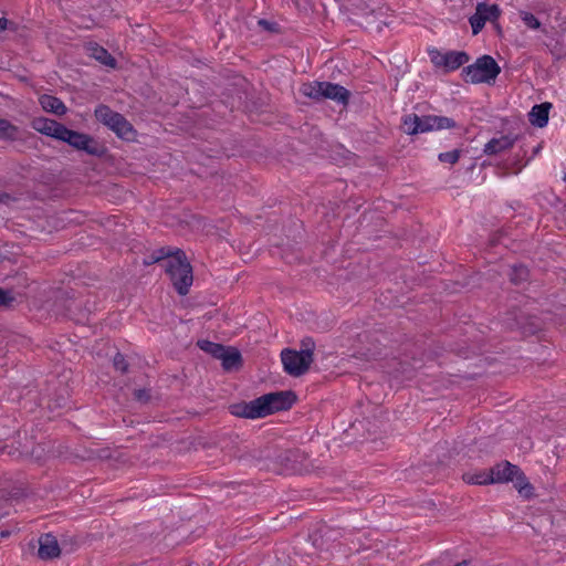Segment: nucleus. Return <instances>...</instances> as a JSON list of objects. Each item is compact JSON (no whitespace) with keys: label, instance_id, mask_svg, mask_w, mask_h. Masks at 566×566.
I'll use <instances>...</instances> for the list:
<instances>
[{"label":"nucleus","instance_id":"obj_1","mask_svg":"<svg viewBox=\"0 0 566 566\" xmlns=\"http://www.w3.org/2000/svg\"><path fill=\"white\" fill-rule=\"evenodd\" d=\"M253 459L260 469L277 474H302L307 471L306 458L300 450H277L266 447L255 451Z\"/></svg>","mask_w":566,"mask_h":566},{"label":"nucleus","instance_id":"obj_2","mask_svg":"<svg viewBox=\"0 0 566 566\" xmlns=\"http://www.w3.org/2000/svg\"><path fill=\"white\" fill-rule=\"evenodd\" d=\"M353 14L366 30L381 31L386 25L388 7L384 0H349Z\"/></svg>","mask_w":566,"mask_h":566},{"label":"nucleus","instance_id":"obj_3","mask_svg":"<svg viewBox=\"0 0 566 566\" xmlns=\"http://www.w3.org/2000/svg\"><path fill=\"white\" fill-rule=\"evenodd\" d=\"M163 266L168 274L175 290L181 296L189 293L193 282L192 266L187 260L186 253L176 249L174 256L167 260Z\"/></svg>","mask_w":566,"mask_h":566},{"label":"nucleus","instance_id":"obj_4","mask_svg":"<svg viewBox=\"0 0 566 566\" xmlns=\"http://www.w3.org/2000/svg\"><path fill=\"white\" fill-rule=\"evenodd\" d=\"M401 123L403 133L407 135H418L457 127V123L450 117L438 115L419 116L413 113L405 115Z\"/></svg>","mask_w":566,"mask_h":566},{"label":"nucleus","instance_id":"obj_5","mask_svg":"<svg viewBox=\"0 0 566 566\" xmlns=\"http://www.w3.org/2000/svg\"><path fill=\"white\" fill-rule=\"evenodd\" d=\"M300 92L312 99H332L337 104L346 106L349 103L350 92L344 86L332 82L313 81L304 83Z\"/></svg>","mask_w":566,"mask_h":566},{"label":"nucleus","instance_id":"obj_6","mask_svg":"<svg viewBox=\"0 0 566 566\" xmlns=\"http://www.w3.org/2000/svg\"><path fill=\"white\" fill-rule=\"evenodd\" d=\"M501 73V67L491 55H482L473 64L464 66L461 75L465 83L492 84Z\"/></svg>","mask_w":566,"mask_h":566},{"label":"nucleus","instance_id":"obj_7","mask_svg":"<svg viewBox=\"0 0 566 566\" xmlns=\"http://www.w3.org/2000/svg\"><path fill=\"white\" fill-rule=\"evenodd\" d=\"M493 483L513 482L514 486L524 496L528 497L532 494L533 486L527 481L523 471L515 464L509 461H502L490 469Z\"/></svg>","mask_w":566,"mask_h":566},{"label":"nucleus","instance_id":"obj_8","mask_svg":"<svg viewBox=\"0 0 566 566\" xmlns=\"http://www.w3.org/2000/svg\"><path fill=\"white\" fill-rule=\"evenodd\" d=\"M59 140L67 143L76 150L85 151L91 156L102 157L106 151V148L97 140H95L94 137L84 133L69 129L66 126H64Z\"/></svg>","mask_w":566,"mask_h":566},{"label":"nucleus","instance_id":"obj_9","mask_svg":"<svg viewBox=\"0 0 566 566\" xmlns=\"http://www.w3.org/2000/svg\"><path fill=\"white\" fill-rule=\"evenodd\" d=\"M259 399L265 418L272 413L291 409L297 397L292 390H282L262 395Z\"/></svg>","mask_w":566,"mask_h":566},{"label":"nucleus","instance_id":"obj_10","mask_svg":"<svg viewBox=\"0 0 566 566\" xmlns=\"http://www.w3.org/2000/svg\"><path fill=\"white\" fill-rule=\"evenodd\" d=\"M505 323L510 329H518L525 336L534 335L541 329L538 317L526 315L520 310L511 312Z\"/></svg>","mask_w":566,"mask_h":566},{"label":"nucleus","instance_id":"obj_11","mask_svg":"<svg viewBox=\"0 0 566 566\" xmlns=\"http://www.w3.org/2000/svg\"><path fill=\"white\" fill-rule=\"evenodd\" d=\"M431 61L436 66L444 67L446 71H454L469 62L470 56L464 51H450L440 53L434 50L430 52Z\"/></svg>","mask_w":566,"mask_h":566},{"label":"nucleus","instance_id":"obj_12","mask_svg":"<svg viewBox=\"0 0 566 566\" xmlns=\"http://www.w3.org/2000/svg\"><path fill=\"white\" fill-rule=\"evenodd\" d=\"M281 359L284 366V370L294 377H298L304 375L311 366V361H308L302 354L297 353V350L285 348L281 353Z\"/></svg>","mask_w":566,"mask_h":566},{"label":"nucleus","instance_id":"obj_13","mask_svg":"<svg viewBox=\"0 0 566 566\" xmlns=\"http://www.w3.org/2000/svg\"><path fill=\"white\" fill-rule=\"evenodd\" d=\"M230 413L247 419H259L264 418L259 397L251 401H241L232 403L230 407Z\"/></svg>","mask_w":566,"mask_h":566},{"label":"nucleus","instance_id":"obj_14","mask_svg":"<svg viewBox=\"0 0 566 566\" xmlns=\"http://www.w3.org/2000/svg\"><path fill=\"white\" fill-rule=\"evenodd\" d=\"M38 555L43 560L54 559L61 555V548L54 535L46 533L40 536Z\"/></svg>","mask_w":566,"mask_h":566},{"label":"nucleus","instance_id":"obj_15","mask_svg":"<svg viewBox=\"0 0 566 566\" xmlns=\"http://www.w3.org/2000/svg\"><path fill=\"white\" fill-rule=\"evenodd\" d=\"M65 125L46 117H38L32 120V127L40 134L59 140Z\"/></svg>","mask_w":566,"mask_h":566},{"label":"nucleus","instance_id":"obj_16","mask_svg":"<svg viewBox=\"0 0 566 566\" xmlns=\"http://www.w3.org/2000/svg\"><path fill=\"white\" fill-rule=\"evenodd\" d=\"M516 137L511 135H502L499 138H492L484 145V154L492 156L497 155L513 147Z\"/></svg>","mask_w":566,"mask_h":566},{"label":"nucleus","instance_id":"obj_17","mask_svg":"<svg viewBox=\"0 0 566 566\" xmlns=\"http://www.w3.org/2000/svg\"><path fill=\"white\" fill-rule=\"evenodd\" d=\"M224 370H237L242 366V356L235 347H224L222 356L219 357Z\"/></svg>","mask_w":566,"mask_h":566},{"label":"nucleus","instance_id":"obj_18","mask_svg":"<svg viewBox=\"0 0 566 566\" xmlns=\"http://www.w3.org/2000/svg\"><path fill=\"white\" fill-rule=\"evenodd\" d=\"M39 102L41 107L48 113L62 116L67 112L65 104L56 96L43 94L40 96Z\"/></svg>","mask_w":566,"mask_h":566},{"label":"nucleus","instance_id":"obj_19","mask_svg":"<svg viewBox=\"0 0 566 566\" xmlns=\"http://www.w3.org/2000/svg\"><path fill=\"white\" fill-rule=\"evenodd\" d=\"M551 107L552 104L547 102L534 105L528 114L531 124L539 128L546 126Z\"/></svg>","mask_w":566,"mask_h":566},{"label":"nucleus","instance_id":"obj_20","mask_svg":"<svg viewBox=\"0 0 566 566\" xmlns=\"http://www.w3.org/2000/svg\"><path fill=\"white\" fill-rule=\"evenodd\" d=\"M463 481L468 484L475 485H488L493 484V479L491 478L490 470L489 471H479V472H468L463 474Z\"/></svg>","mask_w":566,"mask_h":566},{"label":"nucleus","instance_id":"obj_21","mask_svg":"<svg viewBox=\"0 0 566 566\" xmlns=\"http://www.w3.org/2000/svg\"><path fill=\"white\" fill-rule=\"evenodd\" d=\"M119 138L130 140L135 135L133 125L122 115L120 119L115 123V127L112 129Z\"/></svg>","mask_w":566,"mask_h":566},{"label":"nucleus","instance_id":"obj_22","mask_svg":"<svg viewBox=\"0 0 566 566\" xmlns=\"http://www.w3.org/2000/svg\"><path fill=\"white\" fill-rule=\"evenodd\" d=\"M92 56L103 65L111 67L116 65V60L108 53V51L97 44L92 48Z\"/></svg>","mask_w":566,"mask_h":566},{"label":"nucleus","instance_id":"obj_23","mask_svg":"<svg viewBox=\"0 0 566 566\" xmlns=\"http://www.w3.org/2000/svg\"><path fill=\"white\" fill-rule=\"evenodd\" d=\"M197 345L201 350L210 354L212 357L217 359H219V357L222 356V353L224 352L226 347L221 344L213 343L208 339L198 340Z\"/></svg>","mask_w":566,"mask_h":566},{"label":"nucleus","instance_id":"obj_24","mask_svg":"<svg viewBox=\"0 0 566 566\" xmlns=\"http://www.w3.org/2000/svg\"><path fill=\"white\" fill-rule=\"evenodd\" d=\"M19 134V128L8 119L0 118V137L2 139L14 140Z\"/></svg>","mask_w":566,"mask_h":566},{"label":"nucleus","instance_id":"obj_25","mask_svg":"<svg viewBox=\"0 0 566 566\" xmlns=\"http://www.w3.org/2000/svg\"><path fill=\"white\" fill-rule=\"evenodd\" d=\"M528 274H530L528 269L525 265H522V264L513 265L511 269V272H510V281L513 284L518 285V284L527 281Z\"/></svg>","mask_w":566,"mask_h":566},{"label":"nucleus","instance_id":"obj_26","mask_svg":"<svg viewBox=\"0 0 566 566\" xmlns=\"http://www.w3.org/2000/svg\"><path fill=\"white\" fill-rule=\"evenodd\" d=\"M476 7L483 11V17H485L486 21H495L501 14V10L497 4H486L484 2H480L476 4Z\"/></svg>","mask_w":566,"mask_h":566},{"label":"nucleus","instance_id":"obj_27","mask_svg":"<svg viewBox=\"0 0 566 566\" xmlns=\"http://www.w3.org/2000/svg\"><path fill=\"white\" fill-rule=\"evenodd\" d=\"M469 22L472 28V33L476 35L486 23L485 17H483V11L476 7L475 13L470 17Z\"/></svg>","mask_w":566,"mask_h":566},{"label":"nucleus","instance_id":"obj_28","mask_svg":"<svg viewBox=\"0 0 566 566\" xmlns=\"http://www.w3.org/2000/svg\"><path fill=\"white\" fill-rule=\"evenodd\" d=\"M114 114L115 112L109 106L104 104L98 105L94 112L96 119L105 126L109 123L113 117L112 115Z\"/></svg>","mask_w":566,"mask_h":566},{"label":"nucleus","instance_id":"obj_29","mask_svg":"<svg viewBox=\"0 0 566 566\" xmlns=\"http://www.w3.org/2000/svg\"><path fill=\"white\" fill-rule=\"evenodd\" d=\"M314 349L315 343L311 337H305L301 342V349L297 353L302 354L308 361L313 363L314 360Z\"/></svg>","mask_w":566,"mask_h":566},{"label":"nucleus","instance_id":"obj_30","mask_svg":"<svg viewBox=\"0 0 566 566\" xmlns=\"http://www.w3.org/2000/svg\"><path fill=\"white\" fill-rule=\"evenodd\" d=\"M175 250H172L169 247L160 248L153 252V261L151 262H159V261H167L170 258L174 256Z\"/></svg>","mask_w":566,"mask_h":566},{"label":"nucleus","instance_id":"obj_31","mask_svg":"<svg viewBox=\"0 0 566 566\" xmlns=\"http://www.w3.org/2000/svg\"><path fill=\"white\" fill-rule=\"evenodd\" d=\"M520 17L524 24L530 29H538L541 27L539 20L531 12L521 11Z\"/></svg>","mask_w":566,"mask_h":566},{"label":"nucleus","instance_id":"obj_32","mask_svg":"<svg viewBox=\"0 0 566 566\" xmlns=\"http://www.w3.org/2000/svg\"><path fill=\"white\" fill-rule=\"evenodd\" d=\"M459 158H460V150L459 149H453L451 151L440 153L439 156H438V159L441 163H449L451 165L458 163Z\"/></svg>","mask_w":566,"mask_h":566},{"label":"nucleus","instance_id":"obj_33","mask_svg":"<svg viewBox=\"0 0 566 566\" xmlns=\"http://www.w3.org/2000/svg\"><path fill=\"white\" fill-rule=\"evenodd\" d=\"M113 365H114L115 369L119 370L123 374H125L128 370V364L125 359V356L120 353H117L114 356Z\"/></svg>","mask_w":566,"mask_h":566},{"label":"nucleus","instance_id":"obj_34","mask_svg":"<svg viewBox=\"0 0 566 566\" xmlns=\"http://www.w3.org/2000/svg\"><path fill=\"white\" fill-rule=\"evenodd\" d=\"M14 296L9 292L0 289V307H11Z\"/></svg>","mask_w":566,"mask_h":566},{"label":"nucleus","instance_id":"obj_35","mask_svg":"<svg viewBox=\"0 0 566 566\" xmlns=\"http://www.w3.org/2000/svg\"><path fill=\"white\" fill-rule=\"evenodd\" d=\"M134 397L138 401L146 402L149 400L150 395L146 389H137L134 391Z\"/></svg>","mask_w":566,"mask_h":566},{"label":"nucleus","instance_id":"obj_36","mask_svg":"<svg viewBox=\"0 0 566 566\" xmlns=\"http://www.w3.org/2000/svg\"><path fill=\"white\" fill-rule=\"evenodd\" d=\"M551 52L557 57L563 59L566 57V48L563 45L556 43L552 49Z\"/></svg>","mask_w":566,"mask_h":566},{"label":"nucleus","instance_id":"obj_37","mask_svg":"<svg viewBox=\"0 0 566 566\" xmlns=\"http://www.w3.org/2000/svg\"><path fill=\"white\" fill-rule=\"evenodd\" d=\"M7 29L15 30V23L2 17L0 18V33Z\"/></svg>","mask_w":566,"mask_h":566},{"label":"nucleus","instance_id":"obj_38","mask_svg":"<svg viewBox=\"0 0 566 566\" xmlns=\"http://www.w3.org/2000/svg\"><path fill=\"white\" fill-rule=\"evenodd\" d=\"M300 10L307 11L312 8V0H294Z\"/></svg>","mask_w":566,"mask_h":566},{"label":"nucleus","instance_id":"obj_39","mask_svg":"<svg viewBox=\"0 0 566 566\" xmlns=\"http://www.w3.org/2000/svg\"><path fill=\"white\" fill-rule=\"evenodd\" d=\"M112 119L109 120V123L106 125L109 129H113L115 127V123H117V120L120 119V116L122 114L115 112L114 115H112Z\"/></svg>","mask_w":566,"mask_h":566},{"label":"nucleus","instance_id":"obj_40","mask_svg":"<svg viewBox=\"0 0 566 566\" xmlns=\"http://www.w3.org/2000/svg\"><path fill=\"white\" fill-rule=\"evenodd\" d=\"M470 564V560L463 559L462 562L455 563L452 566H468ZM427 566H440L438 562H432L428 564Z\"/></svg>","mask_w":566,"mask_h":566},{"label":"nucleus","instance_id":"obj_41","mask_svg":"<svg viewBox=\"0 0 566 566\" xmlns=\"http://www.w3.org/2000/svg\"><path fill=\"white\" fill-rule=\"evenodd\" d=\"M259 24L264 27L265 29H270V22L266 21L265 19L259 20Z\"/></svg>","mask_w":566,"mask_h":566},{"label":"nucleus","instance_id":"obj_42","mask_svg":"<svg viewBox=\"0 0 566 566\" xmlns=\"http://www.w3.org/2000/svg\"><path fill=\"white\" fill-rule=\"evenodd\" d=\"M151 261H153V254H151V255H149V258H148L147 260H145V262H144V263H145L146 265L154 264L155 262H151Z\"/></svg>","mask_w":566,"mask_h":566},{"label":"nucleus","instance_id":"obj_43","mask_svg":"<svg viewBox=\"0 0 566 566\" xmlns=\"http://www.w3.org/2000/svg\"><path fill=\"white\" fill-rule=\"evenodd\" d=\"M151 261H153V254H151V255H149V258H148L147 260H145V262H144V263H145L146 265L154 264L155 262H151Z\"/></svg>","mask_w":566,"mask_h":566},{"label":"nucleus","instance_id":"obj_44","mask_svg":"<svg viewBox=\"0 0 566 566\" xmlns=\"http://www.w3.org/2000/svg\"><path fill=\"white\" fill-rule=\"evenodd\" d=\"M9 534L10 533L8 531H3V532H1L0 535H1V537H7V536H9Z\"/></svg>","mask_w":566,"mask_h":566}]
</instances>
